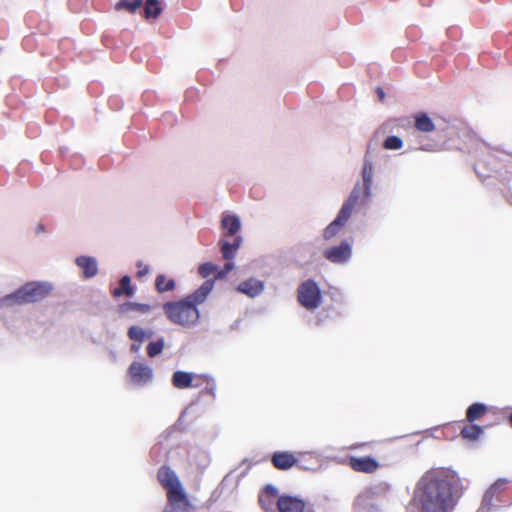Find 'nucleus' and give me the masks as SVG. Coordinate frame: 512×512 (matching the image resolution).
<instances>
[{"instance_id": "f257e3e1", "label": "nucleus", "mask_w": 512, "mask_h": 512, "mask_svg": "<svg viewBox=\"0 0 512 512\" xmlns=\"http://www.w3.org/2000/svg\"><path fill=\"white\" fill-rule=\"evenodd\" d=\"M460 488L456 471L431 468L416 482L409 506L416 512H454L461 497Z\"/></svg>"}, {"instance_id": "49530a36", "label": "nucleus", "mask_w": 512, "mask_h": 512, "mask_svg": "<svg viewBox=\"0 0 512 512\" xmlns=\"http://www.w3.org/2000/svg\"><path fill=\"white\" fill-rule=\"evenodd\" d=\"M42 231H44V226L43 225H38L37 226V232L40 233Z\"/></svg>"}, {"instance_id": "72a5a7b5", "label": "nucleus", "mask_w": 512, "mask_h": 512, "mask_svg": "<svg viewBox=\"0 0 512 512\" xmlns=\"http://www.w3.org/2000/svg\"><path fill=\"white\" fill-rule=\"evenodd\" d=\"M216 270H218V266L212 262H204L198 267V273L203 278H207L213 273L216 275Z\"/></svg>"}, {"instance_id": "37998d69", "label": "nucleus", "mask_w": 512, "mask_h": 512, "mask_svg": "<svg viewBox=\"0 0 512 512\" xmlns=\"http://www.w3.org/2000/svg\"><path fill=\"white\" fill-rule=\"evenodd\" d=\"M376 93H377V96L379 97V99H380L381 101H383V100H384V98H385V92H384V90H383L381 87H377V89H376Z\"/></svg>"}, {"instance_id": "c85d7f7f", "label": "nucleus", "mask_w": 512, "mask_h": 512, "mask_svg": "<svg viewBox=\"0 0 512 512\" xmlns=\"http://www.w3.org/2000/svg\"><path fill=\"white\" fill-rule=\"evenodd\" d=\"M461 436L468 440H477L483 434V428L480 425H466L461 429Z\"/></svg>"}, {"instance_id": "ea45409f", "label": "nucleus", "mask_w": 512, "mask_h": 512, "mask_svg": "<svg viewBox=\"0 0 512 512\" xmlns=\"http://www.w3.org/2000/svg\"><path fill=\"white\" fill-rule=\"evenodd\" d=\"M192 406H193V403L190 404L188 407H186L180 414L178 420H177V425H182L183 422H184V419L186 417V415H188V413L190 412V410L192 409Z\"/></svg>"}, {"instance_id": "7ed1b4c3", "label": "nucleus", "mask_w": 512, "mask_h": 512, "mask_svg": "<svg viewBox=\"0 0 512 512\" xmlns=\"http://www.w3.org/2000/svg\"><path fill=\"white\" fill-rule=\"evenodd\" d=\"M163 310L170 322L182 327H193L200 318L198 307L192 306L185 298L164 303Z\"/></svg>"}, {"instance_id": "09e8293b", "label": "nucleus", "mask_w": 512, "mask_h": 512, "mask_svg": "<svg viewBox=\"0 0 512 512\" xmlns=\"http://www.w3.org/2000/svg\"><path fill=\"white\" fill-rule=\"evenodd\" d=\"M259 502H260V503L262 504V506L264 507L263 500H262V498H261V497H260V499H259Z\"/></svg>"}, {"instance_id": "f3484780", "label": "nucleus", "mask_w": 512, "mask_h": 512, "mask_svg": "<svg viewBox=\"0 0 512 512\" xmlns=\"http://www.w3.org/2000/svg\"><path fill=\"white\" fill-rule=\"evenodd\" d=\"M221 228L225 237H236L241 229V220L236 214L223 213L221 217Z\"/></svg>"}, {"instance_id": "ddd939ff", "label": "nucleus", "mask_w": 512, "mask_h": 512, "mask_svg": "<svg viewBox=\"0 0 512 512\" xmlns=\"http://www.w3.org/2000/svg\"><path fill=\"white\" fill-rule=\"evenodd\" d=\"M265 289V283L262 280L256 278H248L245 281L240 282L236 286V290L239 293L245 294L249 298H256L263 293Z\"/></svg>"}, {"instance_id": "0eeeda50", "label": "nucleus", "mask_w": 512, "mask_h": 512, "mask_svg": "<svg viewBox=\"0 0 512 512\" xmlns=\"http://www.w3.org/2000/svg\"><path fill=\"white\" fill-rule=\"evenodd\" d=\"M323 257L335 265L347 264L353 255L352 245L344 239L339 244L329 246L323 250Z\"/></svg>"}, {"instance_id": "423d86ee", "label": "nucleus", "mask_w": 512, "mask_h": 512, "mask_svg": "<svg viewBox=\"0 0 512 512\" xmlns=\"http://www.w3.org/2000/svg\"><path fill=\"white\" fill-rule=\"evenodd\" d=\"M509 482L507 478H498L484 493L482 502L477 512L497 511L500 506L493 503V500L500 502L501 495Z\"/></svg>"}, {"instance_id": "5701e85b", "label": "nucleus", "mask_w": 512, "mask_h": 512, "mask_svg": "<svg viewBox=\"0 0 512 512\" xmlns=\"http://www.w3.org/2000/svg\"><path fill=\"white\" fill-rule=\"evenodd\" d=\"M414 126L418 131L429 133L435 129L434 122L426 112L414 115Z\"/></svg>"}, {"instance_id": "bb28decb", "label": "nucleus", "mask_w": 512, "mask_h": 512, "mask_svg": "<svg viewBox=\"0 0 512 512\" xmlns=\"http://www.w3.org/2000/svg\"><path fill=\"white\" fill-rule=\"evenodd\" d=\"M200 378L203 380V383H205L204 388L201 390V394H209L211 398L214 400L216 398V390H217V384L216 380L213 376L209 374H202L200 375Z\"/></svg>"}, {"instance_id": "a18cd8bd", "label": "nucleus", "mask_w": 512, "mask_h": 512, "mask_svg": "<svg viewBox=\"0 0 512 512\" xmlns=\"http://www.w3.org/2000/svg\"><path fill=\"white\" fill-rule=\"evenodd\" d=\"M153 335V331L152 330H146V339L147 338H150L151 336Z\"/></svg>"}, {"instance_id": "c03bdc74", "label": "nucleus", "mask_w": 512, "mask_h": 512, "mask_svg": "<svg viewBox=\"0 0 512 512\" xmlns=\"http://www.w3.org/2000/svg\"><path fill=\"white\" fill-rule=\"evenodd\" d=\"M480 163H481V162L479 161V163L475 165L474 169H475V172L477 173V175H478L479 177L484 178V177H486L487 175H486V174H482V173H480V172L478 171V165H479Z\"/></svg>"}, {"instance_id": "79ce46f5", "label": "nucleus", "mask_w": 512, "mask_h": 512, "mask_svg": "<svg viewBox=\"0 0 512 512\" xmlns=\"http://www.w3.org/2000/svg\"><path fill=\"white\" fill-rule=\"evenodd\" d=\"M124 294V291L123 289L119 286L117 288H114L113 291H112V295L114 297H120Z\"/></svg>"}, {"instance_id": "6e6552de", "label": "nucleus", "mask_w": 512, "mask_h": 512, "mask_svg": "<svg viewBox=\"0 0 512 512\" xmlns=\"http://www.w3.org/2000/svg\"><path fill=\"white\" fill-rule=\"evenodd\" d=\"M378 489L379 487H373L359 493L353 503L354 512H381V508L374 498Z\"/></svg>"}, {"instance_id": "de8ad7c7", "label": "nucleus", "mask_w": 512, "mask_h": 512, "mask_svg": "<svg viewBox=\"0 0 512 512\" xmlns=\"http://www.w3.org/2000/svg\"><path fill=\"white\" fill-rule=\"evenodd\" d=\"M494 169H495L494 166H492L490 163L487 165V170L489 172L494 171Z\"/></svg>"}, {"instance_id": "c756f323", "label": "nucleus", "mask_w": 512, "mask_h": 512, "mask_svg": "<svg viewBox=\"0 0 512 512\" xmlns=\"http://www.w3.org/2000/svg\"><path fill=\"white\" fill-rule=\"evenodd\" d=\"M165 346V340L163 337H159L154 341H150L146 347L147 355L150 358H155L162 353Z\"/></svg>"}, {"instance_id": "39448f33", "label": "nucleus", "mask_w": 512, "mask_h": 512, "mask_svg": "<svg viewBox=\"0 0 512 512\" xmlns=\"http://www.w3.org/2000/svg\"><path fill=\"white\" fill-rule=\"evenodd\" d=\"M157 478L167 493V500H179L187 498V494L183 489L177 474L169 467L162 466L159 468Z\"/></svg>"}, {"instance_id": "6ab92c4d", "label": "nucleus", "mask_w": 512, "mask_h": 512, "mask_svg": "<svg viewBox=\"0 0 512 512\" xmlns=\"http://www.w3.org/2000/svg\"><path fill=\"white\" fill-rule=\"evenodd\" d=\"M75 264L82 270L83 277L86 279H90L98 273V262L93 256H78L75 259Z\"/></svg>"}, {"instance_id": "2eb2a0df", "label": "nucleus", "mask_w": 512, "mask_h": 512, "mask_svg": "<svg viewBox=\"0 0 512 512\" xmlns=\"http://www.w3.org/2000/svg\"><path fill=\"white\" fill-rule=\"evenodd\" d=\"M361 199H363L364 201L367 200L363 196V186H361L360 183L357 182L339 210L351 217L355 207L357 206Z\"/></svg>"}, {"instance_id": "a211bd4d", "label": "nucleus", "mask_w": 512, "mask_h": 512, "mask_svg": "<svg viewBox=\"0 0 512 512\" xmlns=\"http://www.w3.org/2000/svg\"><path fill=\"white\" fill-rule=\"evenodd\" d=\"M242 242L243 238L240 235L234 237L232 242L226 239H220L218 245L220 247L222 257L227 261H232L241 247Z\"/></svg>"}, {"instance_id": "4468645a", "label": "nucleus", "mask_w": 512, "mask_h": 512, "mask_svg": "<svg viewBox=\"0 0 512 512\" xmlns=\"http://www.w3.org/2000/svg\"><path fill=\"white\" fill-rule=\"evenodd\" d=\"M214 288V280H205L199 288H197L191 294L184 297L192 306L198 307V305L204 303Z\"/></svg>"}, {"instance_id": "cd10ccee", "label": "nucleus", "mask_w": 512, "mask_h": 512, "mask_svg": "<svg viewBox=\"0 0 512 512\" xmlns=\"http://www.w3.org/2000/svg\"><path fill=\"white\" fill-rule=\"evenodd\" d=\"M152 307L149 304L145 303H137V302H125L120 306V311L122 313L128 312V311H137L142 314L149 313L151 311Z\"/></svg>"}, {"instance_id": "dca6fc26", "label": "nucleus", "mask_w": 512, "mask_h": 512, "mask_svg": "<svg viewBox=\"0 0 512 512\" xmlns=\"http://www.w3.org/2000/svg\"><path fill=\"white\" fill-rule=\"evenodd\" d=\"M271 462L278 470H288L298 463V459L292 452L277 451L272 454Z\"/></svg>"}, {"instance_id": "aec40b11", "label": "nucleus", "mask_w": 512, "mask_h": 512, "mask_svg": "<svg viewBox=\"0 0 512 512\" xmlns=\"http://www.w3.org/2000/svg\"><path fill=\"white\" fill-rule=\"evenodd\" d=\"M350 466L353 470L358 472L372 473L379 467L378 461L370 456L366 457H351Z\"/></svg>"}, {"instance_id": "9b49d317", "label": "nucleus", "mask_w": 512, "mask_h": 512, "mask_svg": "<svg viewBox=\"0 0 512 512\" xmlns=\"http://www.w3.org/2000/svg\"><path fill=\"white\" fill-rule=\"evenodd\" d=\"M362 186H363V196L366 199H369L372 195V185L374 179V164L371 158L365 156L363 160L362 170Z\"/></svg>"}, {"instance_id": "4c0bfd02", "label": "nucleus", "mask_w": 512, "mask_h": 512, "mask_svg": "<svg viewBox=\"0 0 512 512\" xmlns=\"http://www.w3.org/2000/svg\"><path fill=\"white\" fill-rule=\"evenodd\" d=\"M416 150L431 152L435 150V144L428 141H419V146Z\"/></svg>"}, {"instance_id": "a878e982", "label": "nucleus", "mask_w": 512, "mask_h": 512, "mask_svg": "<svg viewBox=\"0 0 512 512\" xmlns=\"http://www.w3.org/2000/svg\"><path fill=\"white\" fill-rule=\"evenodd\" d=\"M155 287L158 292H170L175 289L176 282L174 279H167L164 274H160L156 277Z\"/></svg>"}, {"instance_id": "b1692460", "label": "nucleus", "mask_w": 512, "mask_h": 512, "mask_svg": "<svg viewBox=\"0 0 512 512\" xmlns=\"http://www.w3.org/2000/svg\"><path fill=\"white\" fill-rule=\"evenodd\" d=\"M488 410L486 404L481 402H475L471 404L466 410V419L470 423L481 418Z\"/></svg>"}, {"instance_id": "412c9836", "label": "nucleus", "mask_w": 512, "mask_h": 512, "mask_svg": "<svg viewBox=\"0 0 512 512\" xmlns=\"http://www.w3.org/2000/svg\"><path fill=\"white\" fill-rule=\"evenodd\" d=\"M172 385L177 389H186L189 387H197L193 385V374L190 372L177 370L173 373L171 378Z\"/></svg>"}, {"instance_id": "c9c22d12", "label": "nucleus", "mask_w": 512, "mask_h": 512, "mask_svg": "<svg viewBox=\"0 0 512 512\" xmlns=\"http://www.w3.org/2000/svg\"><path fill=\"white\" fill-rule=\"evenodd\" d=\"M234 269V263L232 261H227L223 268H219L216 270V279L224 278L228 273H230Z\"/></svg>"}, {"instance_id": "393cba45", "label": "nucleus", "mask_w": 512, "mask_h": 512, "mask_svg": "<svg viewBox=\"0 0 512 512\" xmlns=\"http://www.w3.org/2000/svg\"><path fill=\"white\" fill-rule=\"evenodd\" d=\"M144 17L145 19H156L162 13V7L159 0H145L144 2Z\"/></svg>"}, {"instance_id": "20e7f679", "label": "nucleus", "mask_w": 512, "mask_h": 512, "mask_svg": "<svg viewBox=\"0 0 512 512\" xmlns=\"http://www.w3.org/2000/svg\"><path fill=\"white\" fill-rule=\"evenodd\" d=\"M297 301L301 307L310 312L317 310L322 305V292L314 279H306L298 285Z\"/></svg>"}, {"instance_id": "1a4fd4ad", "label": "nucleus", "mask_w": 512, "mask_h": 512, "mask_svg": "<svg viewBox=\"0 0 512 512\" xmlns=\"http://www.w3.org/2000/svg\"><path fill=\"white\" fill-rule=\"evenodd\" d=\"M128 376L131 380L140 386H145L152 382L153 379V369L139 361H133L127 370Z\"/></svg>"}, {"instance_id": "7c9ffc66", "label": "nucleus", "mask_w": 512, "mask_h": 512, "mask_svg": "<svg viewBox=\"0 0 512 512\" xmlns=\"http://www.w3.org/2000/svg\"><path fill=\"white\" fill-rule=\"evenodd\" d=\"M403 146L404 141L397 135H389L382 142V147L385 150H400Z\"/></svg>"}, {"instance_id": "f03ea898", "label": "nucleus", "mask_w": 512, "mask_h": 512, "mask_svg": "<svg viewBox=\"0 0 512 512\" xmlns=\"http://www.w3.org/2000/svg\"><path fill=\"white\" fill-rule=\"evenodd\" d=\"M53 290V284L48 281H29L19 286L13 292L0 298V308L11 310L46 299Z\"/></svg>"}, {"instance_id": "4be33fe9", "label": "nucleus", "mask_w": 512, "mask_h": 512, "mask_svg": "<svg viewBox=\"0 0 512 512\" xmlns=\"http://www.w3.org/2000/svg\"><path fill=\"white\" fill-rule=\"evenodd\" d=\"M162 512H195V508L187 497L179 500H169Z\"/></svg>"}, {"instance_id": "473e14b6", "label": "nucleus", "mask_w": 512, "mask_h": 512, "mask_svg": "<svg viewBox=\"0 0 512 512\" xmlns=\"http://www.w3.org/2000/svg\"><path fill=\"white\" fill-rule=\"evenodd\" d=\"M143 0H120L116 4L117 10L126 9L132 13H134L139 6H141Z\"/></svg>"}, {"instance_id": "58836bf2", "label": "nucleus", "mask_w": 512, "mask_h": 512, "mask_svg": "<svg viewBox=\"0 0 512 512\" xmlns=\"http://www.w3.org/2000/svg\"><path fill=\"white\" fill-rule=\"evenodd\" d=\"M263 493L264 494H267L269 496H277L278 495V489L277 487H275L274 485L272 484H267L264 488H263Z\"/></svg>"}, {"instance_id": "f704fd0d", "label": "nucleus", "mask_w": 512, "mask_h": 512, "mask_svg": "<svg viewBox=\"0 0 512 512\" xmlns=\"http://www.w3.org/2000/svg\"><path fill=\"white\" fill-rule=\"evenodd\" d=\"M119 286L123 289L124 294L128 297H132L134 294V289L131 286V279L128 275H124L121 277L119 281Z\"/></svg>"}, {"instance_id": "a19ab883", "label": "nucleus", "mask_w": 512, "mask_h": 512, "mask_svg": "<svg viewBox=\"0 0 512 512\" xmlns=\"http://www.w3.org/2000/svg\"><path fill=\"white\" fill-rule=\"evenodd\" d=\"M142 343L134 342L130 345V351L133 353H138L141 349Z\"/></svg>"}, {"instance_id": "e433bc0d", "label": "nucleus", "mask_w": 512, "mask_h": 512, "mask_svg": "<svg viewBox=\"0 0 512 512\" xmlns=\"http://www.w3.org/2000/svg\"><path fill=\"white\" fill-rule=\"evenodd\" d=\"M136 266L138 268L137 277L141 278L149 273L150 268L148 265L144 264L143 261L138 260Z\"/></svg>"}, {"instance_id": "9d476101", "label": "nucleus", "mask_w": 512, "mask_h": 512, "mask_svg": "<svg viewBox=\"0 0 512 512\" xmlns=\"http://www.w3.org/2000/svg\"><path fill=\"white\" fill-rule=\"evenodd\" d=\"M349 219L350 216L339 210L334 220L324 228L322 232L323 239L325 241L333 240L345 227Z\"/></svg>"}, {"instance_id": "2f4dec72", "label": "nucleus", "mask_w": 512, "mask_h": 512, "mask_svg": "<svg viewBox=\"0 0 512 512\" xmlns=\"http://www.w3.org/2000/svg\"><path fill=\"white\" fill-rule=\"evenodd\" d=\"M127 337L134 342L143 343L146 340V330L137 325L130 326Z\"/></svg>"}, {"instance_id": "f8f14e48", "label": "nucleus", "mask_w": 512, "mask_h": 512, "mask_svg": "<svg viewBox=\"0 0 512 512\" xmlns=\"http://www.w3.org/2000/svg\"><path fill=\"white\" fill-rule=\"evenodd\" d=\"M277 508L279 512H303L305 501L297 496L283 494L277 500Z\"/></svg>"}]
</instances>
